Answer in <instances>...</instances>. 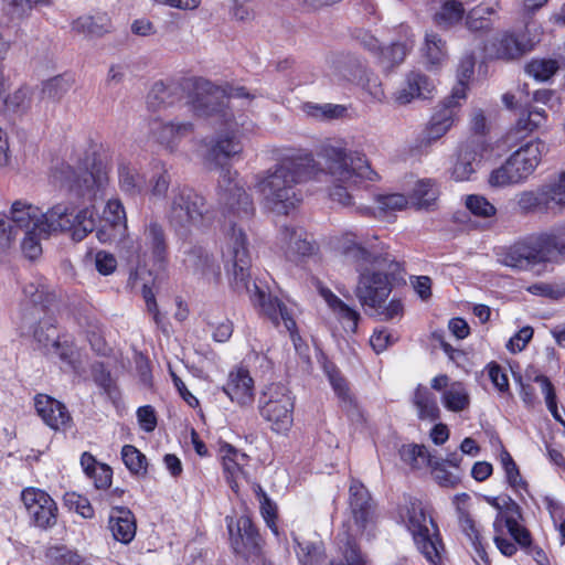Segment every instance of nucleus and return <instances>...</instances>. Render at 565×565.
Returning <instances> with one entry per match:
<instances>
[{
    "mask_svg": "<svg viewBox=\"0 0 565 565\" xmlns=\"http://www.w3.org/2000/svg\"><path fill=\"white\" fill-rule=\"evenodd\" d=\"M319 154L324 159L328 171L318 168L310 152L284 158L273 168L256 177L255 189L263 204L274 213L287 215L301 202L298 184L320 175H329L333 183L330 198L343 206H352L350 190L363 181H374L373 171L364 154L347 152L342 147L323 145Z\"/></svg>",
    "mask_w": 565,
    "mask_h": 565,
    "instance_id": "f257e3e1",
    "label": "nucleus"
},
{
    "mask_svg": "<svg viewBox=\"0 0 565 565\" xmlns=\"http://www.w3.org/2000/svg\"><path fill=\"white\" fill-rule=\"evenodd\" d=\"M191 87L190 103L193 111L228 128L227 132L216 137L205 156L210 169L221 170L217 180L218 204L228 217L233 215L248 220L255 212L253 200L237 181V172H232L227 167V161L243 151L236 128L244 127L246 120L243 114H236L234 109L248 106L254 95L243 86H217L204 78L193 79Z\"/></svg>",
    "mask_w": 565,
    "mask_h": 565,
    "instance_id": "f03ea898",
    "label": "nucleus"
},
{
    "mask_svg": "<svg viewBox=\"0 0 565 565\" xmlns=\"http://www.w3.org/2000/svg\"><path fill=\"white\" fill-rule=\"evenodd\" d=\"M225 270L230 284L237 292H247L253 305L259 308L260 315L267 318L275 327H280L291 334L296 330V321L287 306L277 297H273L256 282L250 284L252 257L245 232L235 223L231 225L225 246L222 250Z\"/></svg>",
    "mask_w": 565,
    "mask_h": 565,
    "instance_id": "7ed1b4c3",
    "label": "nucleus"
},
{
    "mask_svg": "<svg viewBox=\"0 0 565 565\" xmlns=\"http://www.w3.org/2000/svg\"><path fill=\"white\" fill-rule=\"evenodd\" d=\"M342 254L359 273L354 292L360 303L374 310L382 308L392 291L388 276L398 273L401 264L388 254H377L353 241L343 243Z\"/></svg>",
    "mask_w": 565,
    "mask_h": 565,
    "instance_id": "20e7f679",
    "label": "nucleus"
},
{
    "mask_svg": "<svg viewBox=\"0 0 565 565\" xmlns=\"http://www.w3.org/2000/svg\"><path fill=\"white\" fill-rule=\"evenodd\" d=\"M498 262L515 270L565 262V224L550 232L530 235L497 253Z\"/></svg>",
    "mask_w": 565,
    "mask_h": 565,
    "instance_id": "39448f33",
    "label": "nucleus"
},
{
    "mask_svg": "<svg viewBox=\"0 0 565 565\" xmlns=\"http://www.w3.org/2000/svg\"><path fill=\"white\" fill-rule=\"evenodd\" d=\"M94 226V213L90 207L76 212L68 203H57L46 211L42 223H34V227L25 231L21 247L28 258L34 259L42 252V238H47L56 232L70 231L72 238L81 242L93 232Z\"/></svg>",
    "mask_w": 565,
    "mask_h": 565,
    "instance_id": "423d86ee",
    "label": "nucleus"
},
{
    "mask_svg": "<svg viewBox=\"0 0 565 565\" xmlns=\"http://www.w3.org/2000/svg\"><path fill=\"white\" fill-rule=\"evenodd\" d=\"M72 174V180L70 183V191L75 196L82 199L85 205L83 209L90 207L94 213V223L95 226L93 228L96 230V237L103 244L118 242L120 246L121 239L126 238L125 232L127 227L117 228V223H113L108 220H99V225H96V211L94 202L102 196L105 186L108 183V172L106 167L103 166L102 162H93L90 170H79L74 171L70 167H67ZM127 238H129L127 236Z\"/></svg>",
    "mask_w": 565,
    "mask_h": 565,
    "instance_id": "0eeeda50",
    "label": "nucleus"
},
{
    "mask_svg": "<svg viewBox=\"0 0 565 565\" xmlns=\"http://www.w3.org/2000/svg\"><path fill=\"white\" fill-rule=\"evenodd\" d=\"M143 244L132 238H124L120 242V253L127 260L130 273L128 281L135 284L138 270L145 268L150 258L154 266L163 268L168 262L169 244L166 230L158 221L151 220L145 225Z\"/></svg>",
    "mask_w": 565,
    "mask_h": 565,
    "instance_id": "6e6552de",
    "label": "nucleus"
},
{
    "mask_svg": "<svg viewBox=\"0 0 565 565\" xmlns=\"http://www.w3.org/2000/svg\"><path fill=\"white\" fill-rule=\"evenodd\" d=\"M167 218L178 235L188 236L193 230L211 224L213 212L205 196L191 188L172 191Z\"/></svg>",
    "mask_w": 565,
    "mask_h": 565,
    "instance_id": "1a4fd4ad",
    "label": "nucleus"
},
{
    "mask_svg": "<svg viewBox=\"0 0 565 565\" xmlns=\"http://www.w3.org/2000/svg\"><path fill=\"white\" fill-rule=\"evenodd\" d=\"M413 540L423 556L433 565L441 563L444 544L437 524L418 499H409L401 510Z\"/></svg>",
    "mask_w": 565,
    "mask_h": 565,
    "instance_id": "9d476101",
    "label": "nucleus"
},
{
    "mask_svg": "<svg viewBox=\"0 0 565 565\" xmlns=\"http://www.w3.org/2000/svg\"><path fill=\"white\" fill-rule=\"evenodd\" d=\"M550 151L543 140L530 141L514 151L505 162L493 170L489 182L492 186H507L523 182L537 168L542 157Z\"/></svg>",
    "mask_w": 565,
    "mask_h": 565,
    "instance_id": "9b49d317",
    "label": "nucleus"
},
{
    "mask_svg": "<svg viewBox=\"0 0 565 565\" xmlns=\"http://www.w3.org/2000/svg\"><path fill=\"white\" fill-rule=\"evenodd\" d=\"M475 62L472 58L461 61L458 67V84L452 88L450 96L445 98L435 114L431 116L426 130L429 140H437L444 136L454 125L461 102L467 97V82L473 74Z\"/></svg>",
    "mask_w": 565,
    "mask_h": 565,
    "instance_id": "f8f14e48",
    "label": "nucleus"
},
{
    "mask_svg": "<svg viewBox=\"0 0 565 565\" xmlns=\"http://www.w3.org/2000/svg\"><path fill=\"white\" fill-rule=\"evenodd\" d=\"M258 411L273 431L286 433L294 422V397L284 384L270 383L260 392Z\"/></svg>",
    "mask_w": 565,
    "mask_h": 565,
    "instance_id": "ddd939ff",
    "label": "nucleus"
},
{
    "mask_svg": "<svg viewBox=\"0 0 565 565\" xmlns=\"http://www.w3.org/2000/svg\"><path fill=\"white\" fill-rule=\"evenodd\" d=\"M516 198L518 206L524 213H561L565 210V170L556 180L523 191Z\"/></svg>",
    "mask_w": 565,
    "mask_h": 565,
    "instance_id": "4468645a",
    "label": "nucleus"
},
{
    "mask_svg": "<svg viewBox=\"0 0 565 565\" xmlns=\"http://www.w3.org/2000/svg\"><path fill=\"white\" fill-rule=\"evenodd\" d=\"M226 525L230 533L231 545L235 554L246 561L260 558L263 539L248 515L237 519L226 516Z\"/></svg>",
    "mask_w": 565,
    "mask_h": 565,
    "instance_id": "2eb2a0df",
    "label": "nucleus"
},
{
    "mask_svg": "<svg viewBox=\"0 0 565 565\" xmlns=\"http://www.w3.org/2000/svg\"><path fill=\"white\" fill-rule=\"evenodd\" d=\"M21 500L33 526L47 531L56 525L58 508L47 492L38 488H26L21 492Z\"/></svg>",
    "mask_w": 565,
    "mask_h": 565,
    "instance_id": "dca6fc26",
    "label": "nucleus"
},
{
    "mask_svg": "<svg viewBox=\"0 0 565 565\" xmlns=\"http://www.w3.org/2000/svg\"><path fill=\"white\" fill-rule=\"evenodd\" d=\"M349 505L358 530L370 534L375 522L372 498L367 489L358 480H352L349 488Z\"/></svg>",
    "mask_w": 565,
    "mask_h": 565,
    "instance_id": "f3484780",
    "label": "nucleus"
},
{
    "mask_svg": "<svg viewBox=\"0 0 565 565\" xmlns=\"http://www.w3.org/2000/svg\"><path fill=\"white\" fill-rule=\"evenodd\" d=\"M184 255V266L193 276L209 284L220 282L221 267L204 247L191 246Z\"/></svg>",
    "mask_w": 565,
    "mask_h": 565,
    "instance_id": "a211bd4d",
    "label": "nucleus"
},
{
    "mask_svg": "<svg viewBox=\"0 0 565 565\" xmlns=\"http://www.w3.org/2000/svg\"><path fill=\"white\" fill-rule=\"evenodd\" d=\"M222 391L241 408H250L255 402L254 380L244 367L230 372Z\"/></svg>",
    "mask_w": 565,
    "mask_h": 565,
    "instance_id": "6ab92c4d",
    "label": "nucleus"
},
{
    "mask_svg": "<svg viewBox=\"0 0 565 565\" xmlns=\"http://www.w3.org/2000/svg\"><path fill=\"white\" fill-rule=\"evenodd\" d=\"M34 406L38 415L53 430L66 431L72 428V416L60 401L45 394H38L34 397Z\"/></svg>",
    "mask_w": 565,
    "mask_h": 565,
    "instance_id": "aec40b11",
    "label": "nucleus"
},
{
    "mask_svg": "<svg viewBox=\"0 0 565 565\" xmlns=\"http://www.w3.org/2000/svg\"><path fill=\"white\" fill-rule=\"evenodd\" d=\"M279 242L280 248L290 262L310 256L316 249L315 244L308 238V233L300 227L285 226L280 231Z\"/></svg>",
    "mask_w": 565,
    "mask_h": 565,
    "instance_id": "412c9836",
    "label": "nucleus"
},
{
    "mask_svg": "<svg viewBox=\"0 0 565 565\" xmlns=\"http://www.w3.org/2000/svg\"><path fill=\"white\" fill-rule=\"evenodd\" d=\"M492 46L494 47L495 56L502 60H516L532 50L533 43L527 39L526 34L519 31H504L501 33Z\"/></svg>",
    "mask_w": 565,
    "mask_h": 565,
    "instance_id": "4be33fe9",
    "label": "nucleus"
},
{
    "mask_svg": "<svg viewBox=\"0 0 565 565\" xmlns=\"http://www.w3.org/2000/svg\"><path fill=\"white\" fill-rule=\"evenodd\" d=\"M434 88V83L427 75L412 71L406 75L403 86L395 92L394 98L397 104L406 105L415 98H428Z\"/></svg>",
    "mask_w": 565,
    "mask_h": 565,
    "instance_id": "5701e85b",
    "label": "nucleus"
},
{
    "mask_svg": "<svg viewBox=\"0 0 565 565\" xmlns=\"http://www.w3.org/2000/svg\"><path fill=\"white\" fill-rule=\"evenodd\" d=\"M190 87V81L183 84L156 82L147 96L148 107L152 110H159L172 106L183 98L185 88Z\"/></svg>",
    "mask_w": 565,
    "mask_h": 565,
    "instance_id": "b1692460",
    "label": "nucleus"
},
{
    "mask_svg": "<svg viewBox=\"0 0 565 565\" xmlns=\"http://www.w3.org/2000/svg\"><path fill=\"white\" fill-rule=\"evenodd\" d=\"M193 125L186 122H164L160 119H153L150 124L152 137L166 148L173 150L178 142L192 134Z\"/></svg>",
    "mask_w": 565,
    "mask_h": 565,
    "instance_id": "393cba45",
    "label": "nucleus"
},
{
    "mask_svg": "<svg viewBox=\"0 0 565 565\" xmlns=\"http://www.w3.org/2000/svg\"><path fill=\"white\" fill-rule=\"evenodd\" d=\"M108 527L116 541L124 544L130 543L137 530L134 513L126 507L113 508L109 514Z\"/></svg>",
    "mask_w": 565,
    "mask_h": 565,
    "instance_id": "a878e982",
    "label": "nucleus"
},
{
    "mask_svg": "<svg viewBox=\"0 0 565 565\" xmlns=\"http://www.w3.org/2000/svg\"><path fill=\"white\" fill-rule=\"evenodd\" d=\"M320 295L332 310V312L337 316L343 329L347 332L355 333L358 330V323L361 318L360 313L354 308L343 302L330 289L322 288L320 290Z\"/></svg>",
    "mask_w": 565,
    "mask_h": 565,
    "instance_id": "bb28decb",
    "label": "nucleus"
},
{
    "mask_svg": "<svg viewBox=\"0 0 565 565\" xmlns=\"http://www.w3.org/2000/svg\"><path fill=\"white\" fill-rule=\"evenodd\" d=\"M120 190L129 196L142 195L148 190L147 179L134 164L120 161L118 164Z\"/></svg>",
    "mask_w": 565,
    "mask_h": 565,
    "instance_id": "cd10ccee",
    "label": "nucleus"
},
{
    "mask_svg": "<svg viewBox=\"0 0 565 565\" xmlns=\"http://www.w3.org/2000/svg\"><path fill=\"white\" fill-rule=\"evenodd\" d=\"M337 544L342 558L331 565H367L366 555L349 530H342L337 535Z\"/></svg>",
    "mask_w": 565,
    "mask_h": 565,
    "instance_id": "c85d7f7f",
    "label": "nucleus"
},
{
    "mask_svg": "<svg viewBox=\"0 0 565 565\" xmlns=\"http://www.w3.org/2000/svg\"><path fill=\"white\" fill-rule=\"evenodd\" d=\"M33 318L29 319L26 317L23 318L21 326V334L22 335H32L34 340L46 348L49 344L52 345L53 341L57 338L55 337V326L51 321V319H39L40 315H32Z\"/></svg>",
    "mask_w": 565,
    "mask_h": 565,
    "instance_id": "c756f323",
    "label": "nucleus"
},
{
    "mask_svg": "<svg viewBox=\"0 0 565 565\" xmlns=\"http://www.w3.org/2000/svg\"><path fill=\"white\" fill-rule=\"evenodd\" d=\"M413 404L417 411L418 419L430 423L439 419L440 409L437 397L428 387L422 384L416 387Z\"/></svg>",
    "mask_w": 565,
    "mask_h": 565,
    "instance_id": "7c9ffc66",
    "label": "nucleus"
},
{
    "mask_svg": "<svg viewBox=\"0 0 565 565\" xmlns=\"http://www.w3.org/2000/svg\"><path fill=\"white\" fill-rule=\"evenodd\" d=\"M10 214L9 220L19 232L31 230L34 223H42L46 212L42 213L39 207L19 200L12 204Z\"/></svg>",
    "mask_w": 565,
    "mask_h": 565,
    "instance_id": "2f4dec72",
    "label": "nucleus"
},
{
    "mask_svg": "<svg viewBox=\"0 0 565 565\" xmlns=\"http://www.w3.org/2000/svg\"><path fill=\"white\" fill-rule=\"evenodd\" d=\"M221 452L225 479L231 489L236 491L238 488L236 479L242 473V467L247 461V455L239 452L228 444L221 448Z\"/></svg>",
    "mask_w": 565,
    "mask_h": 565,
    "instance_id": "473e14b6",
    "label": "nucleus"
},
{
    "mask_svg": "<svg viewBox=\"0 0 565 565\" xmlns=\"http://www.w3.org/2000/svg\"><path fill=\"white\" fill-rule=\"evenodd\" d=\"M46 565H89L77 550L64 544L50 545L44 551Z\"/></svg>",
    "mask_w": 565,
    "mask_h": 565,
    "instance_id": "72a5a7b5",
    "label": "nucleus"
},
{
    "mask_svg": "<svg viewBox=\"0 0 565 565\" xmlns=\"http://www.w3.org/2000/svg\"><path fill=\"white\" fill-rule=\"evenodd\" d=\"M497 12L492 7L477 6L466 15V26L471 32H489L492 30Z\"/></svg>",
    "mask_w": 565,
    "mask_h": 565,
    "instance_id": "f704fd0d",
    "label": "nucleus"
},
{
    "mask_svg": "<svg viewBox=\"0 0 565 565\" xmlns=\"http://www.w3.org/2000/svg\"><path fill=\"white\" fill-rule=\"evenodd\" d=\"M110 28V19L106 13L81 17L73 23L74 30L90 36H102L109 32Z\"/></svg>",
    "mask_w": 565,
    "mask_h": 565,
    "instance_id": "c9c22d12",
    "label": "nucleus"
},
{
    "mask_svg": "<svg viewBox=\"0 0 565 565\" xmlns=\"http://www.w3.org/2000/svg\"><path fill=\"white\" fill-rule=\"evenodd\" d=\"M441 399L444 406L455 413L462 412L470 405V396L462 382H452L449 387L444 391Z\"/></svg>",
    "mask_w": 565,
    "mask_h": 565,
    "instance_id": "e433bc0d",
    "label": "nucleus"
},
{
    "mask_svg": "<svg viewBox=\"0 0 565 565\" xmlns=\"http://www.w3.org/2000/svg\"><path fill=\"white\" fill-rule=\"evenodd\" d=\"M422 52L428 64L440 65L447 56L446 42L436 32L427 31Z\"/></svg>",
    "mask_w": 565,
    "mask_h": 565,
    "instance_id": "4c0bfd02",
    "label": "nucleus"
},
{
    "mask_svg": "<svg viewBox=\"0 0 565 565\" xmlns=\"http://www.w3.org/2000/svg\"><path fill=\"white\" fill-rule=\"evenodd\" d=\"M414 46V40L407 38L403 42H393L390 46L381 47L379 60L385 68L401 64Z\"/></svg>",
    "mask_w": 565,
    "mask_h": 565,
    "instance_id": "58836bf2",
    "label": "nucleus"
},
{
    "mask_svg": "<svg viewBox=\"0 0 565 565\" xmlns=\"http://www.w3.org/2000/svg\"><path fill=\"white\" fill-rule=\"evenodd\" d=\"M465 13L462 2L457 0H447L443 3L440 10L434 14V22L437 26L448 30L461 21Z\"/></svg>",
    "mask_w": 565,
    "mask_h": 565,
    "instance_id": "ea45409f",
    "label": "nucleus"
},
{
    "mask_svg": "<svg viewBox=\"0 0 565 565\" xmlns=\"http://www.w3.org/2000/svg\"><path fill=\"white\" fill-rule=\"evenodd\" d=\"M74 77L70 74L54 76L42 85V97L52 102H58L72 88Z\"/></svg>",
    "mask_w": 565,
    "mask_h": 565,
    "instance_id": "a19ab883",
    "label": "nucleus"
},
{
    "mask_svg": "<svg viewBox=\"0 0 565 565\" xmlns=\"http://www.w3.org/2000/svg\"><path fill=\"white\" fill-rule=\"evenodd\" d=\"M438 194L435 181L426 179L416 183L411 199L417 209H429L436 202Z\"/></svg>",
    "mask_w": 565,
    "mask_h": 565,
    "instance_id": "79ce46f5",
    "label": "nucleus"
},
{
    "mask_svg": "<svg viewBox=\"0 0 565 565\" xmlns=\"http://www.w3.org/2000/svg\"><path fill=\"white\" fill-rule=\"evenodd\" d=\"M171 183V175L162 162L153 166V173L149 181L148 190L154 198L164 199Z\"/></svg>",
    "mask_w": 565,
    "mask_h": 565,
    "instance_id": "37998d69",
    "label": "nucleus"
},
{
    "mask_svg": "<svg viewBox=\"0 0 565 565\" xmlns=\"http://www.w3.org/2000/svg\"><path fill=\"white\" fill-rule=\"evenodd\" d=\"M121 459L131 475L145 477L147 475V458L132 445H125L121 449Z\"/></svg>",
    "mask_w": 565,
    "mask_h": 565,
    "instance_id": "c03bdc74",
    "label": "nucleus"
},
{
    "mask_svg": "<svg viewBox=\"0 0 565 565\" xmlns=\"http://www.w3.org/2000/svg\"><path fill=\"white\" fill-rule=\"evenodd\" d=\"M297 556L301 565H331L328 562L323 548L311 542H298Z\"/></svg>",
    "mask_w": 565,
    "mask_h": 565,
    "instance_id": "a18cd8bd",
    "label": "nucleus"
},
{
    "mask_svg": "<svg viewBox=\"0 0 565 565\" xmlns=\"http://www.w3.org/2000/svg\"><path fill=\"white\" fill-rule=\"evenodd\" d=\"M484 150L486 145L483 139L481 137H472L459 146L457 157L463 161H468L471 167L477 169Z\"/></svg>",
    "mask_w": 565,
    "mask_h": 565,
    "instance_id": "49530a36",
    "label": "nucleus"
},
{
    "mask_svg": "<svg viewBox=\"0 0 565 565\" xmlns=\"http://www.w3.org/2000/svg\"><path fill=\"white\" fill-rule=\"evenodd\" d=\"M558 68V63L552 58H533L525 65L526 74L540 82L548 81Z\"/></svg>",
    "mask_w": 565,
    "mask_h": 565,
    "instance_id": "de8ad7c7",
    "label": "nucleus"
},
{
    "mask_svg": "<svg viewBox=\"0 0 565 565\" xmlns=\"http://www.w3.org/2000/svg\"><path fill=\"white\" fill-rule=\"evenodd\" d=\"M500 459L509 486L516 492L526 490V481L521 477L519 467L511 455L507 450H503L500 454Z\"/></svg>",
    "mask_w": 565,
    "mask_h": 565,
    "instance_id": "09e8293b",
    "label": "nucleus"
},
{
    "mask_svg": "<svg viewBox=\"0 0 565 565\" xmlns=\"http://www.w3.org/2000/svg\"><path fill=\"white\" fill-rule=\"evenodd\" d=\"M398 454L401 459L412 468H419L426 463L429 465V460H433L425 446L416 444L403 445Z\"/></svg>",
    "mask_w": 565,
    "mask_h": 565,
    "instance_id": "8fccbe9b",
    "label": "nucleus"
},
{
    "mask_svg": "<svg viewBox=\"0 0 565 565\" xmlns=\"http://www.w3.org/2000/svg\"><path fill=\"white\" fill-rule=\"evenodd\" d=\"M323 371L338 397L342 401L350 399L348 383L340 370L332 362L326 361Z\"/></svg>",
    "mask_w": 565,
    "mask_h": 565,
    "instance_id": "3c124183",
    "label": "nucleus"
},
{
    "mask_svg": "<svg viewBox=\"0 0 565 565\" xmlns=\"http://www.w3.org/2000/svg\"><path fill=\"white\" fill-rule=\"evenodd\" d=\"M544 121L545 110L543 108L532 107L518 119L516 129L520 132H531L542 126Z\"/></svg>",
    "mask_w": 565,
    "mask_h": 565,
    "instance_id": "603ef678",
    "label": "nucleus"
},
{
    "mask_svg": "<svg viewBox=\"0 0 565 565\" xmlns=\"http://www.w3.org/2000/svg\"><path fill=\"white\" fill-rule=\"evenodd\" d=\"M466 207L478 217H492L497 210L484 196L471 194L466 198Z\"/></svg>",
    "mask_w": 565,
    "mask_h": 565,
    "instance_id": "864d4df0",
    "label": "nucleus"
},
{
    "mask_svg": "<svg viewBox=\"0 0 565 565\" xmlns=\"http://www.w3.org/2000/svg\"><path fill=\"white\" fill-rule=\"evenodd\" d=\"M431 475L440 487L455 488L460 482V476L446 469L445 462L429 460Z\"/></svg>",
    "mask_w": 565,
    "mask_h": 565,
    "instance_id": "5fc2aeb1",
    "label": "nucleus"
},
{
    "mask_svg": "<svg viewBox=\"0 0 565 565\" xmlns=\"http://www.w3.org/2000/svg\"><path fill=\"white\" fill-rule=\"evenodd\" d=\"M23 294L30 299V302L33 306L31 315H40L41 312H44V302L47 301L49 295L45 294L43 286L30 282L24 286Z\"/></svg>",
    "mask_w": 565,
    "mask_h": 565,
    "instance_id": "6e6d98bb",
    "label": "nucleus"
},
{
    "mask_svg": "<svg viewBox=\"0 0 565 565\" xmlns=\"http://www.w3.org/2000/svg\"><path fill=\"white\" fill-rule=\"evenodd\" d=\"M9 14L12 18L21 19L32 10L38 4L51 6V0H3Z\"/></svg>",
    "mask_w": 565,
    "mask_h": 565,
    "instance_id": "4d7b16f0",
    "label": "nucleus"
},
{
    "mask_svg": "<svg viewBox=\"0 0 565 565\" xmlns=\"http://www.w3.org/2000/svg\"><path fill=\"white\" fill-rule=\"evenodd\" d=\"M64 504L70 509L74 510L76 513L81 514L85 519H90L94 516V509L90 505L89 501L75 492L65 493Z\"/></svg>",
    "mask_w": 565,
    "mask_h": 565,
    "instance_id": "13d9d810",
    "label": "nucleus"
},
{
    "mask_svg": "<svg viewBox=\"0 0 565 565\" xmlns=\"http://www.w3.org/2000/svg\"><path fill=\"white\" fill-rule=\"evenodd\" d=\"M93 376L95 383L103 388L104 393L111 401L115 402L119 397V392L111 380L110 373L107 372L102 365L94 369Z\"/></svg>",
    "mask_w": 565,
    "mask_h": 565,
    "instance_id": "bf43d9fd",
    "label": "nucleus"
},
{
    "mask_svg": "<svg viewBox=\"0 0 565 565\" xmlns=\"http://www.w3.org/2000/svg\"><path fill=\"white\" fill-rule=\"evenodd\" d=\"M6 105L14 113H24L31 106L29 88L22 87L17 89L12 95L6 98Z\"/></svg>",
    "mask_w": 565,
    "mask_h": 565,
    "instance_id": "052dcab7",
    "label": "nucleus"
},
{
    "mask_svg": "<svg viewBox=\"0 0 565 565\" xmlns=\"http://www.w3.org/2000/svg\"><path fill=\"white\" fill-rule=\"evenodd\" d=\"M102 218L117 223V228L127 227L125 209L118 200H109L107 202Z\"/></svg>",
    "mask_w": 565,
    "mask_h": 565,
    "instance_id": "680f3d73",
    "label": "nucleus"
},
{
    "mask_svg": "<svg viewBox=\"0 0 565 565\" xmlns=\"http://www.w3.org/2000/svg\"><path fill=\"white\" fill-rule=\"evenodd\" d=\"M53 353H55L62 362L67 364L73 370H76V352L74 345L67 341H60L56 339L52 343Z\"/></svg>",
    "mask_w": 565,
    "mask_h": 565,
    "instance_id": "e2e57ef3",
    "label": "nucleus"
},
{
    "mask_svg": "<svg viewBox=\"0 0 565 565\" xmlns=\"http://www.w3.org/2000/svg\"><path fill=\"white\" fill-rule=\"evenodd\" d=\"M508 529L509 534L513 539L514 543L520 546L521 550L530 548L532 542V535L530 531L520 524V522H509V525L505 526Z\"/></svg>",
    "mask_w": 565,
    "mask_h": 565,
    "instance_id": "0e129e2a",
    "label": "nucleus"
},
{
    "mask_svg": "<svg viewBox=\"0 0 565 565\" xmlns=\"http://www.w3.org/2000/svg\"><path fill=\"white\" fill-rule=\"evenodd\" d=\"M376 202L383 212L401 211L407 205V199L399 193L379 195Z\"/></svg>",
    "mask_w": 565,
    "mask_h": 565,
    "instance_id": "69168bd1",
    "label": "nucleus"
},
{
    "mask_svg": "<svg viewBox=\"0 0 565 565\" xmlns=\"http://www.w3.org/2000/svg\"><path fill=\"white\" fill-rule=\"evenodd\" d=\"M18 233L9 217L4 213H0V249L9 248Z\"/></svg>",
    "mask_w": 565,
    "mask_h": 565,
    "instance_id": "338daca9",
    "label": "nucleus"
},
{
    "mask_svg": "<svg viewBox=\"0 0 565 565\" xmlns=\"http://www.w3.org/2000/svg\"><path fill=\"white\" fill-rule=\"evenodd\" d=\"M95 268L100 275L108 276L116 270L117 259L113 254L99 250L95 255Z\"/></svg>",
    "mask_w": 565,
    "mask_h": 565,
    "instance_id": "774afa93",
    "label": "nucleus"
}]
</instances>
